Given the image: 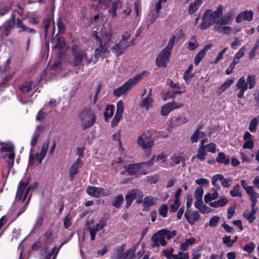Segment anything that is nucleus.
Wrapping results in <instances>:
<instances>
[{"instance_id":"f257e3e1","label":"nucleus","mask_w":259,"mask_h":259,"mask_svg":"<svg viewBox=\"0 0 259 259\" xmlns=\"http://www.w3.org/2000/svg\"><path fill=\"white\" fill-rule=\"evenodd\" d=\"M223 11V6L220 5L215 11L207 10L204 13L202 17V23L200 25V28L205 30L213 25L217 24V19L222 15Z\"/></svg>"},{"instance_id":"f03ea898","label":"nucleus","mask_w":259,"mask_h":259,"mask_svg":"<svg viewBox=\"0 0 259 259\" xmlns=\"http://www.w3.org/2000/svg\"><path fill=\"white\" fill-rule=\"evenodd\" d=\"M177 234L175 230L170 231L166 229H162L155 233L151 238V246L158 247L160 245L164 246L167 244L166 239L169 240L174 237Z\"/></svg>"},{"instance_id":"7ed1b4c3","label":"nucleus","mask_w":259,"mask_h":259,"mask_svg":"<svg viewBox=\"0 0 259 259\" xmlns=\"http://www.w3.org/2000/svg\"><path fill=\"white\" fill-rule=\"evenodd\" d=\"M175 39L176 36L173 35L169 39L166 47L163 49L158 54L156 60V64L158 67H166L167 63L169 60L171 50L175 43Z\"/></svg>"},{"instance_id":"20e7f679","label":"nucleus","mask_w":259,"mask_h":259,"mask_svg":"<svg viewBox=\"0 0 259 259\" xmlns=\"http://www.w3.org/2000/svg\"><path fill=\"white\" fill-rule=\"evenodd\" d=\"M145 73L146 71H144L137 74L135 77L128 79L122 86L116 89L113 92L114 96L120 97L122 95L126 94L142 78L144 74Z\"/></svg>"},{"instance_id":"39448f33","label":"nucleus","mask_w":259,"mask_h":259,"mask_svg":"<svg viewBox=\"0 0 259 259\" xmlns=\"http://www.w3.org/2000/svg\"><path fill=\"white\" fill-rule=\"evenodd\" d=\"M79 117L84 129L91 126L95 123L96 118L91 108H84L80 113Z\"/></svg>"},{"instance_id":"423d86ee","label":"nucleus","mask_w":259,"mask_h":259,"mask_svg":"<svg viewBox=\"0 0 259 259\" xmlns=\"http://www.w3.org/2000/svg\"><path fill=\"white\" fill-rule=\"evenodd\" d=\"M16 15L15 13L13 12L11 14L10 18L7 21H10L13 25L15 24L16 27L19 28L18 33H21L23 32H27L28 33H36L37 31L35 29L25 25L22 19L19 18H16Z\"/></svg>"},{"instance_id":"0eeeda50","label":"nucleus","mask_w":259,"mask_h":259,"mask_svg":"<svg viewBox=\"0 0 259 259\" xmlns=\"http://www.w3.org/2000/svg\"><path fill=\"white\" fill-rule=\"evenodd\" d=\"M29 181L27 180L26 181L21 180L19 182L18 186L16 198L23 203L26 199L30 189L31 185H28Z\"/></svg>"},{"instance_id":"6e6552de","label":"nucleus","mask_w":259,"mask_h":259,"mask_svg":"<svg viewBox=\"0 0 259 259\" xmlns=\"http://www.w3.org/2000/svg\"><path fill=\"white\" fill-rule=\"evenodd\" d=\"M138 143L145 151L147 156H150L151 152V148L153 145V141L151 138V135L148 132L143 133L139 137Z\"/></svg>"},{"instance_id":"1a4fd4ad","label":"nucleus","mask_w":259,"mask_h":259,"mask_svg":"<svg viewBox=\"0 0 259 259\" xmlns=\"http://www.w3.org/2000/svg\"><path fill=\"white\" fill-rule=\"evenodd\" d=\"M71 53L74 57L72 65L74 67H77L81 64L82 60L85 57V53L79 48L77 45H73L71 47Z\"/></svg>"},{"instance_id":"9d476101","label":"nucleus","mask_w":259,"mask_h":259,"mask_svg":"<svg viewBox=\"0 0 259 259\" xmlns=\"http://www.w3.org/2000/svg\"><path fill=\"white\" fill-rule=\"evenodd\" d=\"M221 181L222 186L224 188H229L232 184V179L230 177L225 178L222 174H217L212 178V184L215 187L216 190H220L221 187L217 184V181Z\"/></svg>"},{"instance_id":"9b49d317","label":"nucleus","mask_w":259,"mask_h":259,"mask_svg":"<svg viewBox=\"0 0 259 259\" xmlns=\"http://www.w3.org/2000/svg\"><path fill=\"white\" fill-rule=\"evenodd\" d=\"M111 35V29H109L108 31L102 34V39L98 36V41H100L101 44L100 49L98 48V52L105 53L108 51L109 47L108 43L110 41Z\"/></svg>"},{"instance_id":"f8f14e48","label":"nucleus","mask_w":259,"mask_h":259,"mask_svg":"<svg viewBox=\"0 0 259 259\" xmlns=\"http://www.w3.org/2000/svg\"><path fill=\"white\" fill-rule=\"evenodd\" d=\"M83 232L84 233L89 232L91 240H94L97 233V223L95 224L93 221H87Z\"/></svg>"},{"instance_id":"ddd939ff","label":"nucleus","mask_w":259,"mask_h":259,"mask_svg":"<svg viewBox=\"0 0 259 259\" xmlns=\"http://www.w3.org/2000/svg\"><path fill=\"white\" fill-rule=\"evenodd\" d=\"M50 142L51 141L50 139H46L43 143L40 152L39 153H36L35 158L38 161V165L41 164L42 163V160L45 158Z\"/></svg>"},{"instance_id":"4468645a","label":"nucleus","mask_w":259,"mask_h":259,"mask_svg":"<svg viewBox=\"0 0 259 259\" xmlns=\"http://www.w3.org/2000/svg\"><path fill=\"white\" fill-rule=\"evenodd\" d=\"M133 45V43L131 42H125L120 40L118 44H115L112 47V51L116 55H121L126 49Z\"/></svg>"},{"instance_id":"2eb2a0df","label":"nucleus","mask_w":259,"mask_h":259,"mask_svg":"<svg viewBox=\"0 0 259 259\" xmlns=\"http://www.w3.org/2000/svg\"><path fill=\"white\" fill-rule=\"evenodd\" d=\"M183 106L181 103L171 102L164 105L161 109V113L163 116H167L174 109L179 108Z\"/></svg>"},{"instance_id":"dca6fc26","label":"nucleus","mask_w":259,"mask_h":259,"mask_svg":"<svg viewBox=\"0 0 259 259\" xmlns=\"http://www.w3.org/2000/svg\"><path fill=\"white\" fill-rule=\"evenodd\" d=\"M236 88L239 90L237 97L239 98L243 97L244 93L248 89L247 83L244 77L242 76L239 79L236 83Z\"/></svg>"},{"instance_id":"f3484780","label":"nucleus","mask_w":259,"mask_h":259,"mask_svg":"<svg viewBox=\"0 0 259 259\" xmlns=\"http://www.w3.org/2000/svg\"><path fill=\"white\" fill-rule=\"evenodd\" d=\"M82 165V161L79 158L72 164L69 172L71 180H73L75 176L78 173L79 168L81 167Z\"/></svg>"},{"instance_id":"a211bd4d","label":"nucleus","mask_w":259,"mask_h":259,"mask_svg":"<svg viewBox=\"0 0 259 259\" xmlns=\"http://www.w3.org/2000/svg\"><path fill=\"white\" fill-rule=\"evenodd\" d=\"M253 14L251 10L243 11L238 15L236 22L238 23L243 21H250L252 20Z\"/></svg>"},{"instance_id":"6ab92c4d","label":"nucleus","mask_w":259,"mask_h":259,"mask_svg":"<svg viewBox=\"0 0 259 259\" xmlns=\"http://www.w3.org/2000/svg\"><path fill=\"white\" fill-rule=\"evenodd\" d=\"M184 217L186 218L188 222L191 225L194 224L195 222L198 220L200 215L197 211L191 212L190 210H187L184 213Z\"/></svg>"},{"instance_id":"aec40b11","label":"nucleus","mask_w":259,"mask_h":259,"mask_svg":"<svg viewBox=\"0 0 259 259\" xmlns=\"http://www.w3.org/2000/svg\"><path fill=\"white\" fill-rule=\"evenodd\" d=\"M207 141V138L203 139L201 141V145L200 148L198 150L197 154L193 156L192 159L197 157L201 161H203L205 159V155L206 154V150L205 149L204 143Z\"/></svg>"},{"instance_id":"412c9836","label":"nucleus","mask_w":259,"mask_h":259,"mask_svg":"<svg viewBox=\"0 0 259 259\" xmlns=\"http://www.w3.org/2000/svg\"><path fill=\"white\" fill-rule=\"evenodd\" d=\"M152 102L153 99L152 98L151 90H150L148 96L142 99L140 103V106L148 110L152 107Z\"/></svg>"},{"instance_id":"4be33fe9","label":"nucleus","mask_w":259,"mask_h":259,"mask_svg":"<svg viewBox=\"0 0 259 259\" xmlns=\"http://www.w3.org/2000/svg\"><path fill=\"white\" fill-rule=\"evenodd\" d=\"M212 47L211 44L207 45L196 55L194 60V64L197 65L204 58L206 52Z\"/></svg>"},{"instance_id":"5701e85b","label":"nucleus","mask_w":259,"mask_h":259,"mask_svg":"<svg viewBox=\"0 0 259 259\" xmlns=\"http://www.w3.org/2000/svg\"><path fill=\"white\" fill-rule=\"evenodd\" d=\"M140 193H141V191L137 190H132L128 192L125 197L126 207H128L132 204L134 200L137 197L138 194Z\"/></svg>"},{"instance_id":"b1692460","label":"nucleus","mask_w":259,"mask_h":259,"mask_svg":"<svg viewBox=\"0 0 259 259\" xmlns=\"http://www.w3.org/2000/svg\"><path fill=\"white\" fill-rule=\"evenodd\" d=\"M187 121V119L185 117H174L169 121L168 125L170 128H174Z\"/></svg>"},{"instance_id":"393cba45","label":"nucleus","mask_w":259,"mask_h":259,"mask_svg":"<svg viewBox=\"0 0 259 259\" xmlns=\"http://www.w3.org/2000/svg\"><path fill=\"white\" fill-rule=\"evenodd\" d=\"M203 3V0H195L190 4L188 8L189 14L192 15L195 13Z\"/></svg>"},{"instance_id":"a878e982","label":"nucleus","mask_w":259,"mask_h":259,"mask_svg":"<svg viewBox=\"0 0 259 259\" xmlns=\"http://www.w3.org/2000/svg\"><path fill=\"white\" fill-rule=\"evenodd\" d=\"M208 136L201 131H195L191 137V141L192 143L197 142L199 139H204L208 138Z\"/></svg>"},{"instance_id":"bb28decb","label":"nucleus","mask_w":259,"mask_h":259,"mask_svg":"<svg viewBox=\"0 0 259 259\" xmlns=\"http://www.w3.org/2000/svg\"><path fill=\"white\" fill-rule=\"evenodd\" d=\"M232 15L231 13H228L222 16L221 18L220 17L217 19V24L215 25H227L230 22V18Z\"/></svg>"},{"instance_id":"cd10ccee","label":"nucleus","mask_w":259,"mask_h":259,"mask_svg":"<svg viewBox=\"0 0 259 259\" xmlns=\"http://www.w3.org/2000/svg\"><path fill=\"white\" fill-rule=\"evenodd\" d=\"M14 27V25L11 24L10 21H6L2 26L3 32L2 35L3 36H8Z\"/></svg>"},{"instance_id":"c85d7f7f","label":"nucleus","mask_w":259,"mask_h":259,"mask_svg":"<svg viewBox=\"0 0 259 259\" xmlns=\"http://www.w3.org/2000/svg\"><path fill=\"white\" fill-rule=\"evenodd\" d=\"M141 168V165L139 163L137 164H129L127 167L126 170L130 175L137 174L140 171Z\"/></svg>"},{"instance_id":"c756f323","label":"nucleus","mask_w":259,"mask_h":259,"mask_svg":"<svg viewBox=\"0 0 259 259\" xmlns=\"http://www.w3.org/2000/svg\"><path fill=\"white\" fill-rule=\"evenodd\" d=\"M233 82V79H228L218 89V94L221 95L222 93L225 92L227 89H228Z\"/></svg>"},{"instance_id":"7c9ffc66","label":"nucleus","mask_w":259,"mask_h":259,"mask_svg":"<svg viewBox=\"0 0 259 259\" xmlns=\"http://www.w3.org/2000/svg\"><path fill=\"white\" fill-rule=\"evenodd\" d=\"M228 202V200L225 198H220L218 201L210 202L209 205L212 207H218L219 206H223Z\"/></svg>"},{"instance_id":"2f4dec72","label":"nucleus","mask_w":259,"mask_h":259,"mask_svg":"<svg viewBox=\"0 0 259 259\" xmlns=\"http://www.w3.org/2000/svg\"><path fill=\"white\" fill-rule=\"evenodd\" d=\"M230 193L232 197H241L242 195L240 191V185L238 184H235L233 186V189L230 192Z\"/></svg>"},{"instance_id":"473e14b6","label":"nucleus","mask_w":259,"mask_h":259,"mask_svg":"<svg viewBox=\"0 0 259 259\" xmlns=\"http://www.w3.org/2000/svg\"><path fill=\"white\" fill-rule=\"evenodd\" d=\"M256 211L252 209L250 211L247 210L244 211V216L249 223H252L255 219V214Z\"/></svg>"},{"instance_id":"72a5a7b5","label":"nucleus","mask_w":259,"mask_h":259,"mask_svg":"<svg viewBox=\"0 0 259 259\" xmlns=\"http://www.w3.org/2000/svg\"><path fill=\"white\" fill-rule=\"evenodd\" d=\"M54 16L53 15L52 17L49 16L46 19H44L43 20V24H44V32H45V36H46L48 34V31L49 30V28L51 25V22H52V19H53Z\"/></svg>"},{"instance_id":"f704fd0d","label":"nucleus","mask_w":259,"mask_h":259,"mask_svg":"<svg viewBox=\"0 0 259 259\" xmlns=\"http://www.w3.org/2000/svg\"><path fill=\"white\" fill-rule=\"evenodd\" d=\"M199 45L197 41L196 38L195 36H192L188 42L187 48L190 50L193 51L198 47Z\"/></svg>"},{"instance_id":"c9c22d12","label":"nucleus","mask_w":259,"mask_h":259,"mask_svg":"<svg viewBox=\"0 0 259 259\" xmlns=\"http://www.w3.org/2000/svg\"><path fill=\"white\" fill-rule=\"evenodd\" d=\"M219 197V193L216 190L213 193H207L204 196V201L206 203H208L211 200H215Z\"/></svg>"},{"instance_id":"e433bc0d","label":"nucleus","mask_w":259,"mask_h":259,"mask_svg":"<svg viewBox=\"0 0 259 259\" xmlns=\"http://www.w3.org/2000/svg\"><path fill=\"white\" fill-rule=\"evenodd\" d=\"M156 198L151 196L145 197L144 200L143 206L145 207H149L154 204Z\"/></svg>"},{"instance_id":"4c0bfd02","label":"nucleus","mask_w":259,"mask_h":259,"mask_svg":"<svg viewBox=\"0 0 259 259\" xmlns=\"http://www.w3.org/2000/svg\"><path fill=\"white\" fill-rule=\"evenodd\" d=\"M214 30L224 34H229L231 31V28L229 26H222L220 25H215Z\"/></svg>"},{"instance_id":"58836bf2","label":"nucleus","mask_w":259,"mask_h":259,"mask_svg":"<svg viewBox=\"0 0 259 259\" xmlns=\"http://www.w3.org/2000/svg\"><path fill=\"white\" fill-rule=\"evenodd\" d=\"M120 1H117L113 3L111 7L109 8L108 12L112 17H115L116 16V10L118 6L120 5Z\"/></svg>"},{"instance_id":"ea45409f","label":"nucleus","mask_w":259,"mask_h":259,"mask_svg":"<svg viewBox=\"0 0 259 259\" xmlns=\"http://www.w3.org/2000/svg\"><path fill=\"white\" fill-rule=\"evenodd\" d=\"M41 132V131H36L34 133L30 142L32 148L33 149V148L36 146L38 140L40 136Z\"/></svg>"},{"instance_id":"a19ab883","label":"nucleus","mask_w":259,"mask_h":259,"mask_svg":"<svg viewBox=\"0 0 259 259\" xmlns=\"http://www.w3.org/2000/svg\"><path fill=\"white\" fill-rule=\"evenodd\" d=\"M247 83V86L250 89H253L256 84V78L255 76L253 75H248L246 80Z\"/></svg>"},{"instance_id":"79ce46f5","label":"nucleus","mask_w":259,"mask_h":259,"mask_svg":"<svg viewBox=\"0 0 259 259\" xmlns=\"http://www.w3.org/2000/svg\"><path fill=\"white\" fill-rule=\"evenodd\" d=\"M114 113V106L108 105L106 108L105 112H104V117L106 120L110 118Z\"/></svg>"},{"instance_id":"37998d69","label":"nucleus","mask_w":259,"mask_h":259,"mask_svg":"<svg viewBox=\"0 0 259 259\" xmlns=\"http://www.w3.org/2000/svg\"><path fill=\"white\" fill-rule=\"evenodd\" d=\"M171 162L170 163L171 166L179 164L181 161L184 164V159L181 156L172 155L170 157Z\"/></svg>"},{"instance_id":"c03bdc74","label":"nucleus","mask_w":259,"mask_h":259,"mask_svg":"<svg viewBox=\"0 0 259 259\" xmlns=\"http://www.w3.org/2000/svg\"><path fill=\"white\" fill-rule=\"evenodd\" d=\"M124 249V245L119 246L116 247V253L118 259H125L126 258V255L125 252H123Z\"/></svg>"},{"instance_id":"a18cd8bd","label":"nucleus","mask_w":259,"mask_h":259,"mask_svg":"<svg viewBox=\"0 0 259 259\" xmlns=\"http://www.w3.org/2000/svg\"><path fill=\"white\" fill-rule=\"evenodd\" d=\"M123 199L122 195H118L112 200V205L116 208H119L120 207Z\"/></svg>"},{"instance_id":"49530a36","label":"nucleus","mask_w":259,"mask_h":259,"mask_svg":"<svg viewBox=\"0 0 259 259\" xmlns=\"http://www.w3.org/2000/svg\"><path fill=\"white\" fill-rule=\"evenodd\" d=\"M217 161L219 163L228 164L230 162L229 158H226L225 154L223 152L219 153L217 158Z\"/></svg>"},{"instance_id":"de8ad7c7","label":"nucleus","mask_w":259,"mask_h":259,"mask_svg":"<svg viewBox=\"0 0 259 259\" xmlns=\"http://www.w3.org/2000/svg\"><path fill=\"white\" fill-rule=\"evenodd\" d=\"M65 46V41L63 37H59L57 38L56 44L52 48L55 49H61Z\"/></svg>"},{"instance_id":"09e8293b","label":"nucleus","mask_w":259,"mask_h":259,"mask_svg":"<svg viewBox=\"0 0 259 259\" xmlns=\"http://www.w3.org/2000/svg\"><path fill=\"white\" fill-rule=\"evenodd\" d=\"M11 9V7L5 4L0 5V16H3L9 13Z\"/></svg>"},{"instance_id":"8fccbe9b","label":"nucleus","mask_w":259,"mask_h":259,"mask_svg":"<svg viewBox=\"0 0 259 259\" xmlns=\"http://www.w3.org/2000/svg\"><path fill=\"white\" fill-rule=\"evenodd\" d=\"M116 106L117 109L115 114L122 116V113L124 110V104L123 101L121 100L119 101L117 103Z\"/></svg>"},{"instance_id":"3c124183","label":"nucleus","mask_w":259,"mask_h":259,"mask_svg":"<svg viewBox=\"0 0 259 259\" xmlns=\"http://www.w3.org/2000/svg\"><path fill=\"white\" fill-rule=\"evenodd\" d=\"M87 193L91 195L97 197V188L93 186H89L86 189Z\"/></svg>"},{"instance_id":"603ef678","label":"nucleus","mask_w":259,"mask_h":259,"mask_svg":"<svg viewBox=\"0 0 259 259\" xmlns=\"http://www.w3.org/2000/svg\"><path fill=\"white\" fill-rule=\"evenodd\" d=\"M220 219V218L219 216H213L209 220L208 225L211 227H215L218 225Z\"/></svg>"},{"instance_id":"864d4df0","label":"nucleus","mask_w":259,"mask_h":259,"mask_svg":"<svg viewBox=\"0 0 259 259\" xmlns=\"http://www.w3.org/2000/svg\"><path fill=\"white\" fill-rule=\"evenodd\" d=\"M57 27L60 33H64L65 31V26L62 21V18L60 17L57 20Z\"/></svg>"},{"instance_id":"5fc2aeb1","label":"nucleus","mask_w":259,"mask_h":259,"mask_svg":"<svg viewBox=\"0 0 259 259\" xmlns=\"http://www.w3.org/2000/svg\"><path fill=\"white\" fill-rule=\"evenodd\" d=\"M194 206L200 211L204 213V210L203 209V208L206 207V206L203 204L202 199H196V201L194 203Z\"/></svg>"},{"instance_id":"6e6d98bb","label":"nucleus","mask_w":259,"mask_h":259,"mask_svg":"<svg viewBox=\"0 0 259 259\" xmlns=\"http://www.w3.org/2000/svg\"><path fill=\"white\" fill-rule=\"evenodd\" d=\"M204 193L203 189L202 187H198L195 192V198L196 199H202Z\"/></svg>"},{"instance_id":"4d7b16f0","label":"nucleus","mask_w":259,"mask_h":259,"mask_svg":"<svg viewBox=\"0 0 259 259\" xmlns=\"http://www.w3.org/2000/svg\"><path fill=\"white\" fill-rule=\"evenodd\" d=\"M259 115L252 119L250 122L249 130H255L256 125L258 123Z\"/></svg>"},{"instance_id":"13d9d810","label":"nucleus","mask_w":259,"mask_h":259,"mask_svg":"<svg viewBox=\"0 0 259 259\" xmlns=\"http://www.w3.org/2000/svg\"><path fill=\"white\" fill-rule=\"evenodd\" d=\"M47 115V114L44 111V109H41L36 116V119L37 121H41L46 118Z\"/></svg>"},{"instance_id":"bf43d9fd","label":"nucleus","mask_w":259,"mask_h":259,"mask_svg":"<svg viewBox=\"0 0 259 259\" xmlns=\"http://www.w3.org/2000/svg\"><path fill=\"white\" fill-rule=\"evenodd\" d=\"M39 16H30L28 17V22L32 25L38 24L40 22Z\"/></svg>"},{"instance_id":"052dcab7","label":"nucleus","mask_w":259,"mask_h":259,"mask_svg":"<svg viewBox=\"0 0 259 259\" xmlns=\"http://www.w3.org/2000/svg\"><path fill=\"white\" fill-rule=\"evenodd\" d=\"M255 247V244L253 242H250L247 244H246L243 248V250L248 252V253H251L253 252L254 248Z\"/></svg>"},{"instance_id":"680f3d73","label":"nucleus","mask_w":259,"mask_h":259,"mask_svg":"<svg viewBox=\"0 0 259 259\" xmlns=\"http://www.w3.org/2000/svg\"><path fill=\"white\" fill-rule=\"evenodd\" d=\"M155 158V155H154L149 161L145 162H142L139 163L141 165V168L144 167V166L150 167L153 165L154 164Z\"/></svg>"},{"instance_id":"e2e57ef3","label":"nucleus","mask_w":259,"mask_h":259,"mask_svg":"<svg viewBox=\"0 0 259 259\" xmlns=\"http://www.w3.org/2000/svg\"><path fill=\"white\" fill-rule=\"evenodd\" d=\"M189 255L187 253H183L182 251H179L178 254L174 255V259H188Z\"/></svg>"},{"instance_id":"0e129e2a","label":"nucleus","mask_w":259,"mask_h":259,"mask_svg":"<svg viewBox=\"0 0 259 259\" xmlns=\"http://www.w3.org/2000/svg\"><path fill=\"white\" fill-rule=\"evenodd\" d=\"M167 205L165 204H162L159 209V214L162 215L163 217H166L167 215Z\"/></svg>"},{"instance_id":"69168bd1","label":"nucleus","mask_w":259,"mask_h":259,"mask_svg":"<svg viewBox=\"0 0 259 259\" xmlns=\"http://www.w3.org/2000/svg\"><path fill=\"white\" fill-rule=\"evenodd\" d=\"M136 249V246H134L132 248L128 250L126 252H125L126 255L127 259H132L133 256L134 255Z\"/></svg>"},{"instance_id":"338daca9","label":"nucleus","mask_w":259,"mask_h":259,"mask_svg":"<svg viewBox=\"0 0 259 259\" xmlns=\"http://www.w3.org/2000/svg\"><path fill=\"white\" fill-rule=\"evenodd\" d=\"M64 227L66 229L68 228L71 226L72 222L71 218L69 216H66L63 220Z\"/></svg>"},{"instance_id":"774afa93","label":"nucleus","mask_w":259,"mask_h":259,"mask_svg":"<svg viewBox=\"0 0 259 259\" xmlns=\"http://www.w3.org/2000/svg\"><path fill=\"white\" fill-rule=\"evenodd\" d=\"M223 242L226 244L228 247H231L234 241H232L230 236H225L223 238Z\"/></svg>"}]
</instances>
